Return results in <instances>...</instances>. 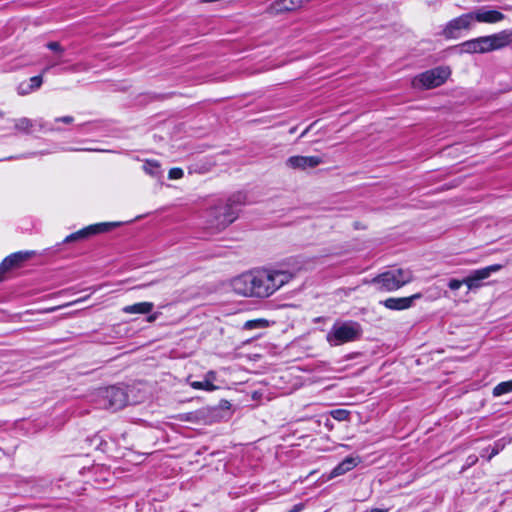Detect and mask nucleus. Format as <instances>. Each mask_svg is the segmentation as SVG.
Segmentation results:
<instances>
[{
  "label": "nucleus",
  "instance_id": "obj_1",
  "mask_svg": "<svg viewBox=\"0 0 512 512\" xmlns=\"http://www.w3.org/2000/svg\"><path fill=\"white\" fill-rule=\"evenodd\" d=\"M255 272L259 298L271 296L293 277L290 272L283 270L257 269Z\"/></svg>",
  "mask_w": 512,
  "mask_h": 512
},
{
  "label": "nucleus",
  "instance_id": "obj_2",
  "mask_svg": "<svg viewBox=\"0 0 512 512\" xmlns=\"http://www.w3.org/2000/svg\"><path fill=\"white\" fill-rule=\"evenodd\" d=\"M241 205L240 197L230 198L225 203H220L209 211V225L216 230H222L233 223L239 213Z\"/></svg>",
  "mask_w": 512,
  "mask_h": 512
},
{
  "label": "nucleus",
  "instance_id": "obj_3",
  "mask_svg": "<svg viewBox=\"0 0 512 512\" xmlns=\"http://www.w3.org/2000/svg\"><path fill=\"white\" fill-rule=\"evenodd\" d=\"M361 334L362 328L357 322H336L327 333L326 340L331 346H339L358 340Z\"/></svg>",
  "mask_w": 512,
  "mask_h": 512
},
{
  "label": "nucleus",
  "instance_id": "obj_4",
  "mask_svg": "<svg viewBox=\"0 0 512 512\" xmlns=\"http://www.w3.org/2000/svg\"><path fill=\"white\" fill-rule=\"evenodd\" d=\"M413 280V274L408 269H393L379 274L372 279L377 290L391 292L410 283Z\"/></svg>",
  "mask_w": 512,
  "mask_h": 512
},
{
  "label": "nucleus",
  "instance_id": "obj_5",
  "mask_svg": "<svg viewBox=\"0 0 512 512\" xmlns=\"http://www.w3.org/2000/svg\"><path fill=\"white\" fill-rule=\"evenodd\" d=\"M450 74L449 67L439 66L416 76L412 80V86L417 89H433L445 83Z\"/></svg>",
  "mask_w": 512,
  "mask_h": 512
},
{
  "label": "nucleus",
  "instance_id": "obj_6",
  "mask_svg": "<svg viewBox=\"0 0 512 512\" xmlns=\"http://www.w3.org/2000/svg\"><path fill=\"white\" fill-rule=\"evenodd\" d=\"M461 46L467 53H487L503 48L499 33L468 40Z\"/></svg>",
  "mask_w": 512,
  "mask_h": 512
},
{
  "label": "nucleus",
  "instance_id": "obj_7",
  "mask_svg": "<svg viewBox=\"0 0 512 512\" xmlns=\"http://www.w3.org/2000/svg\"><path fill=\"white\" fill-rule=\"evenodd\" d=\"M230 285L232 290L240 296L259 298L255 270L233 278Z\"/></svg>",
  "mask_w": 512,
  "mask_h": 512
},
{
  "label": "nucleus",
  "instance_id": "obj_8",
  "mask_svg": "<svg viewBox=\"0 0 512 512\" xmlns=\"http://www.w3.org/2000/svg\"><path fill=\"white\" fill-rule=\"evenodd\" d=\"M474 23L472 12L462 14L459 17L451 19L443 27L440 35L446 39H456L459 37L460 31L471 29Z\"/></svg>",
  "mask_w": 512,
  "mask_h": 512
},
{
  "label": "nucleus",
  "instance_id": "obj_9",
  "mask_svg": "<svg viewBox=\"0 0 512 512\" xmlns=\"http://www.w3.org/2000/svg\"><path fill=\"white\" fill-rule=\"evenodd\" d=\"M102 406L105 409L117 411L126 406L128 397L126 392L119 387H108L102 392Z\"/></svg>",
  "mask_w": 512,
  "mask_h": 512
},
{
  "label": "nucleus",
  "instance_id": "obj_10",
  "mask_svg": "<svg viewBox=\"0 0 512 512\" xmlns=\"http://www.w3.org/2000/svg\"><path fill=\"white\" fill-rule=\"evenodd\" d=\"M117 225H118L117 223H98V224L89 225L83 229H80L77 232H74V233L68 235L63 240V243H72V242L83 241L93 235L106 232L111 227H115Z\"/></svg>",
  "mask_w": 512,
  "mask_h": 512
},
{
  "label": "nucleus",
  "instance_id": "obj_11",
  "mask_svg": "<svg viewBox=\"0 0 512 512\" xmlns=\"http://www.w3.org/2000/svg\"><path fill=\"white\" fill-rule=\"evenodd\" d=\"M502 268L500 264L490 265L471 272L469 276L464 278L465 285L469 290H474L482 286V281L489 278L492 273L499 271Z\"/></svg>",
  "mask_w": 512,
  "mask_h": 512
},
{
  "label": "nucleus",
  "instance_id": "obj_12",
  "mask_svg": "<svg viewBox=\"0 0 512 512\" xmlns=\"http://www.w3.org/2000/svg\"><path fill=\"white\" fill-rule=\"evenodd\" d=\"M323 160L319 156H291L286 160L287 167L294 170H307L322 164Z\"/></svg>",
  "mask_w": 512,
  "mask_h": 512
},
{
  "label": "nucleus",
  "instance_id": "obj_13",
  "mask_svg": "<svg viewBox=\"0 0 512 512\" xmlns=\"http://www.w3.org/2000/svg\"><path fill=\"white\" fill-rule=\"evenodd\" d=\"M32 255V252H16L9 256H7L0 264V281L3 279V275L14 269L21 266L23 262L28 260Z\"/></svg>",
  "mask_w": 512,
  "mask_h": 512
},
{
  "label": "nucleus",
  "instance_id": "obj_14",
  "mask_svg": "<svg viewBox=\"0 0 512 512\" xmlns=\"http://www.w3.org/2000/svg\"><path fill=\"white\" fill-rule=\"evenodd\" d=\"M421 297V293H416L409 297H391L383 301V305L390 310H405L412 307L414 301L420 299Z\"/></svg>",
  "mask_w": 512,
  "mask_h": 512
},
{
  "label": "nucleus",
  "instance_id": "obj_15",
  "mask_svg": "<svg viewBox=\"0 0 512 512\" xmlns=\"http://www.w3.org/2000/svg\"><path fill=\"white\" fill-rule=\"evenodd\" d=\"M472 15L474 16V21L483 23H497L505 18L504 14L497 10L478 9L472 12Z\"/></svg>",
  "mask_w": 512,
  "mask_h": 512
},
{
  "label": "nucleus",
  "instance_id": "obj_16",
  "mask_svg": "<svg viewBox=\"0 0 512 512\" xmlns=\"http://www.w3.org/2000/svg\"><path fill=\"white\" fill-rule=\"evenodd\" d=\"M302 0H277L270 6V11L275 14L295 10L302 5Z\"/></svg>",
  "mask_w": 512,
  "mask_h": 512
},
{
  "label": "nucleus",
  "instance_id": "obj_17",
  "mask_svg": "<svg viewBox=\"0 0 512 512\" xmlns=\"http://www.w3.org/2000/svg\"><path fill=\"white\" fill-rule=\"evenodd\" d=\"M360 462L359 457H347L339 463L331 472L332 477H337L355 468Z\"/></svg>",
  "mask_w": 512,
  "mask_h": 512
},
{
  "label": "nucleus",
  "instance_id": "obj_18",
  "mask_svg": "<svg viewBox=\"0 0 512 512\" xmlns=\"http://www.w3.org/2000/svg\"><path fill=\"white\" fill-rule=\"evenodd\" d=\"M153 308L154 303L145 301L124 306L122 311L125 314H149L152 312Z\"/></svg>",
  "mask_w": 512,
  "mask_h": 512
},
{
  "label": "nucleus",
  "instance_id": "obj_19",
  "mask_svg": "<svg viewBox=\"0 0 512 512\" xmlns=\"http://www.w3.org/2000/svg\"><path fill=\"white\" fill-rule=\"evenodd\" d=\"M36 125H38L40 128L44 127L41 120L33 121L25 117L15 120V129L24 133H30L32 131V128Z\"/></svg>",
  "mask_w": 512,
  "mask_h": 512
},
{
  "label": "nucleus",
  "instance_id": "obj_20",
  "mask_svg": "<svg viewBox=\"0 0 512 512\" xmlns=\"http://www.w3.org/2000/svg\"><path fill=\"white\" fill-rule=\"evenodd\" d=\"M42 84L41 76L31 77L28 81L22 82L19 85V93L21 94H30L33 93L37 88H39Z\"/></svg>",
  "mask_w": 512,
  "mask_h": 512
},
{
  "label": "nucleus",
  "instance_id": "obj_21",
  "mask_svg": "<svg viewBox=\"0 0 512 512\" xmlns=\"http://www.w3.org/2000/svg\"><path fill=\"white\" fill-rule=\"evenodd\" d=\"M143 170L146 174L155 178L160 177L162 173L160 163L156 160H146Z\"/></svg>",
  "mask_w": 512,
  "mask_h": 512
},
{
  "label": "nucleus",
  "instance_id": "obj_22",
  "mask_svg": "<svg viewBox=\"0 0 512 512\" xmlns=\"http://www.w3.org/2000/svg\"><path fill=\"white\" fill-rule=\"evenodd\" d=\"M512 392V380L501 382L493 388L492 394L494 397H499L504 394Z\"/></svg>",
  "mask_w": 512,
  "mask_h": 512
},
{
  "label": "nucleus",
  "instance_id": "obj_23",
  "mask_svg": "<svg viewBox=\"0 0 512 512\" xmlns=\"http://www.w3.org/2000/svg\"><path fill=\"white\" fill-rule=\"evenodd\" d=\"M190 386L196 390H205L209 392L217 389L216 385L210 383V381H205V379L203 381H192L190 382Z\"/></svg>",
  "mask_w": 512,
  "mask_h": 512
},
{
  "label": "nucleus",
  "instance_id": "obj_24",
  "mask_svg": "<svg viewBox=\"0 0 512 512\" xmlns=\"http://www.w3.org/2000/svg\"><path fill=\"white\" fill-rule=\"evenodd\" d=\"M269 322L266 319H254L245 322L244 329L252 330V329H260L268 327Z\"/></svg>",
  "mask_w": 512,
  "mask_h": 512
},
{
  "label": "nucleus",
  "instance_id": "obj_25",
  "mask_svg": "<svg viewBox=\"0 0 512 512\" xmlns=\"http://www.w3.org/2000/svg\"><path fill=\"white\" fill-rule=\"evenodd\" d=\"M499 35L503 48L512 44V30H503L499 32Z\"/></svg>",
  "mask_w": 512,
  "mask_h": 512
},
{
  "label": "nucleus",
  "instance_id": "obj_26",
  "mask_svg": "<svg viewBox=\"0 0 512 512\" xmlns=\"http://www.w3.org/2000/svg\"><path fill=\"white\" fill-rule=\"evenodd\" d=\"M331 416L338 421H345L349 417V412L344 409H337L331 412Z\"/></svg>",
  "mask_w": 512,
  "mask_h": 512
},
{
  "label": "nucleus",
  "instance_id": "obj_27",
  "mask_svg": "<svg viewBox=\"0 0 512 512\" xmlns=\"http://www.w3.org/2000/svg\"><path fill=\"white\" fill-rule=\"evenodd\" d=\"M47 47L61 56L64 52V48L58 42H49Z\"/></svg>",
  "mask_w": 512,
  "mask_h": 512
},
{
  "label": "nucleus",
  "instance_id": "obj_28",
  "mask_svg": "<svg viewBox=\"0 0 512 512\" xmlns=\"http://www.w3.org/2000/svg\"><path fill=\"white\" fill-rule=\"evenodd\" d=\"M183 170L181 168H172L169 171L170 179H180L183 177Z\"/></svg>",
  "mask_w": 512,
  "mask_h": 512
},
{
  "label": "nucleus",
  "instance_id": "obj_29",
  "mask_svg": "<svg viewBox=\"0 0 512 512\" xmlns=\"http://www.w3.org/2000/svg\"><path fill=\"white\" fill-rule=\"evenodd\" d=\"M463 284H465L464 279L463 280L451 279L448 282V287L451 290H458Z\"/></svg>",
  "mask_w": 512,
  "mask_h": 512
},
{
  "label": "nucleus",
  "instance_id": "obj_30",
  "mask_svg": "<svg viewBox=\"0 0 512 512\" xmlns=\"http://www.w3.org/2000/svg\"><path fill=\"white\" fill-rule=\"evenodd\" d=\"M478 461V457L476 455H470L466 459V463L463 467V469H466L468 467H471L472 465L476 464Z\"/></svg>",
  "mask_w": 512,
  "mask_h": 512
},
{
  "label": "nucleus",
  "instance_id": "obj_31",
  "mask_svg": "<svg viewBox=\"0 0 512 512\" xmlns=\"http://www.w3.org/2000/svg\"><path fill=\"white\" fill-rule=\"evenodd\" d=\"M205 381H210V383H213L214 380H216V372L214 371H208L206 374H205V377H204Z\"/></svg>",
  "mask_w": 512,
  "mask_h": 512
},
{
  "label": "nucleus",
  "instance_id": "obj_32",
  "mask_svg": "<svg viewBox=\"0 0 512 512\" xmlns=\"http://www.w3.org/2000/svg\"><path fill=\"white\" fill-rule=\"evenodd\" d=\"M56 121L63 122L65 124H70V123L73 122V117H71V116H64V117L56 118Z\"/></svg>",
  "mask_w": 512,
  "mask_h": 512
},
{
  "label": "nucleus",
  "instance_id": "obj_33",
  "mask_svg": "<svg viewBox=\"0 0 512 512\" xmlns=\"http://www.w3.org/2000/svg\"><path fill=\"white\" fill-rule=\"evenodd\" d=\"M304 509V504L299 503L293 506V508L288 512H300Z\"/></svg>",
  "mask_w": 512,
  "mask_h": 512
},
{
  "label": "nucleus",
  "instance_id": "obj_34",
  "mask_svg": "<svg viewBox=\"0 0 512 512\" xmlns=\"http://www.w3.org/2000/svg\"><path fill=\"white\" fill-rule=\"evenodd\" d=\"M158 317H159V313H153V314H150V313H149V315H148V317H147V321H148L149 323H152V322L156 321V319H157Z\"/></svg>",
  "mask_w": 512,
  "mask_h": 512
},
{
  "label": "nucleus",
  "instance_id": "obj_35",
  "mask_svg": "<svg viewBox=\"0 0 512 512\" xmlns=\"http://www.w3.org/2000/svg\"><path fill=\"white\" fill-rule=\"evenodd\" d=\"M496 454H498V449L494 448L487 459L491 460Z\"/></svg>",
  "mask_w": 512,
  "mask_h": 512
},
{
  "label": "nucleus",
  "instance_id": "obj_36",
  "mask_svg": "<svg viewBox=\"0 0 512 512\" xmlns=\"http://www.w3.org/2000/svg\"><path fill=\"white\" fill-rule=\"evenodd\" d=\"M59 308H61V306L51 307V308L46 309L45 312H54Z\"/></svg>",
  "mask_w": 512,
  "mask_h": 512
},
{
  "label": "nucleus",
  "instance_id": "obj_37",
  "mask_svg": "<svg viewBox=\"0 0 512 512\" xmlns=\"http://www.w3.org/2000/svg\"><path fill=\"white\" fill-rule=\"evenodd\" d=\"M365 512H387V510H383V509H379V508H374V509H371V510L365 511Z\"/></svg>",
  "mask_w": 512,
  "mask_h": 512
},
{
  "label": "nucleus",
  "instance_id": "obj_38",
  "mask_svg": "<svg viewBox=\"0 0 512 512\" xmlns=\"http://www.w3.org/2000/svg\"><path fill=\"white\" fill-rule=\"evenodd\" d=\"M78 151V149H76ZM79 151H101L100 149H92V148H85V149H79Z\"/></svg>",
  "mask_w": 512,
  "mask_h": 512
},
{
  "label": "nucleus",
  "instance_id": "obj_39",
  "mask_svg": "<svg viewBox=\"0 0 512 512\" xmlns=\"http://www.w3.org/2000/svg\"><path fill=\"white\" fill-rule=\"evenodd\" d=\"M308 129H306L304 132H302L301 137H303L307 133Z\"/></svg>",
  "mask_w": 512,
  "mask_h": 512
},
{
  "label": "nucleus",
  "instance_id": "obj_40",
  "mask_svg": "<svg viewBox=\"0 0 512 512\" xmlns=\"http://www.w3.org/2000/svg\"><path fill=\"white\" fill-rule=\"evenodd\" d=\"M149 285H151V283H149V284H143V285H141V287H148Z\"/></svg>",
  "mask_w": 512,
  "mask_h": 512
},
{
  "label": "nucleus",
  "instance_id": "obj_41",
  "mask_svg": "<svg viewBox=\"0 0 512 512\" xmlns=\"http://www.w3.org/2000/svg\"><path fill=\"white\" fill-rule=\"evenodd\" d=\"M3 115V113L0 111V117Z\"/></svg>",
  "mask_w": 512,
  "mask_h": 512
}]
</instances>
